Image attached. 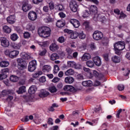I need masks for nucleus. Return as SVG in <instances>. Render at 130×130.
Instances as JSON below:
<instances>
[{
    "instance_id": "62",
    "label": "nucleus",
    "mask_w": 130,
    "mask_h": 130,
    "mask_svg": "<svg viewBox=\"0 0 130 130\" xmlns=\"http://www.w3.org/2000/svg\"><path fill=\"white\" fill-rule=\"evenodd\" d=\"M114 13L116 15H119L120 14V11L118 9H116L114 10Z\"/></svg>"
},
{
    "instance_id": "56",
    "label": "nucleus",
    "mask_w": 130,
    "mask_h": 130,
    "mask_svg": "<svg viewBox=\"0 0 130 130\" xmlns=\"http://www.w3.org/2000/svg\"><path fill=\"white\" fill-rule=\"evenodd\" d=\"M23 36L24 38H29L30 37V33L26 31L24 33Z\"/></svg>"
},
{
    "instance_id": "1",
    "label": "nucleus",
    "mask_w": 130,
    "mask_h": 130,
    "mask_svg": "<svg viewBox=\"0 0 130 130\" xmlns=\"http://www.w3.org/2000/svg\"><path fill=\"white\" fill-rule=\"evenodd\" d=\"M38 32L39 36L46 38L50 36L51 29L47 26H43L39 28Z\"/></svg>"
},
{
    "instance_id": "12",
    "label": "nucleus",
    "mask_w": 130,
    "mask_h": 130,
    "mask_svg": "<svg viewBox=\"0 0 130 130\" xmlns=\"http://www.w3.org/2000/svg\"><path fill=\"white\" fill-rule=\"evenodd\" d=\"M70 22L73 25L74 28H79L80 27V22L77 19H72L70 20Z\"/></svg>"
},
{
    "instance_id": "9",
    "label": "nucleus",
    "mask_w": 130,
    "mask_h": 130,
    "mask_svg": "<svg viewBox=\"0 0 130 130\" xmlns=\"http://www.w3.org/2000/svg\"><path fill=\"white\" fill-rule=\"evenodd\" d=\"M70 7L72 12L76 13L78 11V5L76 1H72L70 3Z\"/></svg>"
},
{
    "instance_id": "50",
    "label": "nucleus",
    "mask_w": 130,
    "mask_h": 130,
    "mask_svg": "<svg viewBox=\"0 0 130 130\" xmlns=\"http://www.w3.org/2000/svg\"><path fill=\"white\" fill-rule=\"evenodd\" d=\"M90 15V13H89V12H88V11H85L84 13H83V15H82V17L83 18H87L88 17V16Z\"/></svg>"
},
{
    "instance_id": "21",
    "label": "nucleus",
    "mask_w": 130,
    "mask_h": 130,
    "mask_svg": "<svg viewBox=\"0 0 130 130\" xmlns=\"http://www.w3.org/2000/svg\"><path fill=\"white\" fill-rule=\"evenodd\" d=\"M20 56L22 57V58L26 60H28V59H30V58H31V56L25 52L21 53Z\"/></svg>"
},
{
    "instance_id": "37",
    "label": "nucleus",
    "mask_w": 130,
    "mask_h": 130,
    "mask_svg": "<svg viewBox=\"0 0 130 130\" xmlns=\"http://www.w3.org/2000/svg\"><path fill=\"white\" fill-rule=\"evenodd\" d=\"M86 65L88 68H93L95 65V63L94 62V61L88 60L86 62Z\"/></svg>"
},
{
    "instance_id": "53",
    "label": "nucleus",
    "mask_w": 130,
    "mask_h": 130,
    "mask_svg": "<svg viewBox=\"0 0 130 130\" xmlns=\"http://www.w3.org/2000/svg\"><path fill=\"white\" fill-rule=\"evenodd\" d=\"M42 2H43V0H32L33 4H35V5H39Z\"/></svg>"
},
{
    "instance_id": "25",
    "label": "nucleus",
    "mask_w": 130,
    "mask_h": 130,
    "mask_svg": "<svg viewBox=\"0 0 130 130\" xmlns=\"http://www.w3.org/2000/svg\"><path fill=\"white\" fill-rule=\"evenodd\" d=\"M129 73H130V70L128 69H126V70H125L123 72V75L126 77L125 78L123 79H121L120 80V81H124V80H127V79H128L129 77H128V75H129Z\"/></svg>"
},
{
    "instance_id": "64",
    "label": "nucleus",
    "mask_w": 130,
    "mask_h": 130,
    "mask_svg": "<svg viewBox=\"0 0 130 130\" xmlns=\"http://www.w3.org/2000/svg\"><path fill=\"white\" fill-rule=\"evenodd\" d=\"M58 129V126H54L50 128L49 130H57Z\"/></svg>"
},
{
    "instance_id": "26",
    "label": "nucleus",
    "mask_w": 130,
    "mask_h": 130,
    "mask_svg": "<svg viewBox=\"0 0 130 130\" xmlns=\"http://www.w3.org/2000/svg\"><path fill=\"white\" fill-rule=\"evenodd\" d=\"M66 25V23L61 20H58L56 23V26L58 28H62Z\"/></svg>"
},
{
    "instance_id": "15",
    "label": "nucleus",
    "mask_w": 130,
    "mask_h": 130,
    "mask_svg": "<svg viewBox=\"0 0 130 130\" xmlns=\"http://www.w3.org/2000/svg\"><path fill=\"white\" fill-rule=\"evenodd\" d=\"M98 8L96 6L91 5L89 8V12L92 15H95L97 14Z\"/></svg>"
},
{
    "instance_id": "13",
    "label": "nucleus",
    "mask_w": 130,
    "mask_h": 130,
    "mask_svg": "<svg viewBox=\"0 0 130 130\" xmlns=\"http://www.w3.org/2000/svg\"><path fill=\"white\" fill-rule=\"evenodd\" d=\"M22 9L23 12H28V11L31 10V6H30L28 3L25 2L23 4Z\"/></svg>"
},
{
    "instance_id": "4",
    "label": "nucleus",
    "mask_w": 130,
    "mask_h": 130,
    "mask_svg": "<svg viewBox=\"0 0 130 130\" xmlns=\"http://www.w3.org/2000/svg\"><path fill=\"white\" fill-rule=\"evenodd\" d=\"M4 53L7 56H9L10 58H16L19 55V52L17 50L11 51L7 49L5 50Z\"/></svg>"
},
{
    "instance_id": "5",
    "label": "nucleus",
    "mask_w": 130,
    "mask_h": 130,
    "mask_svg": "<svg viewBox=\"0 0 130 130\" xmlns=\"http://www.w3.org/2000/svg\"><path fill=\"white\" fill-rule=\"evenodd\" d=\"M17 61L19 70L23 71L27 69V63H26V61H24L23 59L18 58L17 59Z\"/></svg>"
},
{
    "instance_id": "57",
    "label": "nucleus",
    "mask_w": 130,
    "mask_h": 130,
    "mask_svg": "<svg viewBox=\"0 0 130 130\" xmlns=\"http://www.w3.org/2000/svg\"><path fill=\"white\" fill-rule=\"evenodd\" d=\"M48 124H51V125H52L53 124V120H52V118H49L48 119Z\"/></svg>"
},
{
    "instance_id": "16",
    "label": "nucleus",
    "mask_w": 130,
    "mask_h": 130,
    "mask_svg": "<svg viewBox=\"0 0 130 130\" xmlns=\"http://www.w3.org/2000/svg\"><path fill=\"white\" fill-rule=\"evenodd\" d=\"M49 95V92H47L45 89H42L40 91L39 96L41 98L47 97Z\"/></svg>"
},
{
    "instance_id": "39",
    "label": "nucleus",
    "mask_w": 130,
    "mask_h": 130,
    "mask_svg": "<svg viewBox=\"0 0 130 130\" xmlns=\"http://www.w3.org/2000/svg\"><path fill=\"white\" fill-rule=\"evenodd\" d=\"M49 91L51 93H55L57 92V89L54 86H52L49 87Z\"/></svg>"
},
{
    "instance_id": "49",
    "label": "nucleus",
    "mask_w": 130,
    "mask_h": 130,
    "mask_svg": "<svg viewBox=\"0 0 130 130\" xmlns=\"http://www.w3.org/2000/svg\"><path fill=\"white\" fill-rule=\"evenodd\" d=\"M8 77L7 74H0V81H2V80H4L5 79H6V78Z\"/></svg>"
},
{
    "instance_id": "3",
    "label": "nucleus",
    "mask_w": 130,
    "mask_h": 130,
    "mask_svg": "<svg viewBox=\"0 0 130 130\" xmlns=\"http://www.w3.org/2000/svg\"><path fill=\"white\" fill-rule=\"evenodd\" d=\"M63 90L66 91L61 92V95H70V93L69 92H77V91H78L77 89L75 88V87L72 85L64 86L63 88Z\"/></svg>"
},
{
    "instance_id": "17",
    "label": "nucleus",
    "mask_w": 130,
    "mask_h": 130,
    "mask_svg": "<svg viewBox=\"0 0 130 130\" xmlns=\"http://www.w3.org/2000/svg\"><path fill=\"white\" fill-rule=\"evenodd\" d=\"M93 60L95 64L98 66V67H100V66H101V59L99 56L94 57Z\"/></svg>"
},
{
    "instance_id": "61",
    "label": "nucleus",
    "mask_w": 130,
    "mask_h": 130,
    "mask_svg": "<svg viewBox=\"0 0 130 130\" xmlns=\"http://www.w3.org/2000/svg\"><path fill=\"white\" fill-rule=\"evenodd\" d=\"M44 20L46 23H48V22H51V18H50V17H46Z\"/></svg>"
},
{
    "instance_id": "48",
    "label": "nucleus",
    "mask_w": 130,
    "mask_h": 130,
    "mask_svg": "<svg viewBox=\"0 0 130 130\" xmlns=\"http://www.w3.org/2000/svg\"><path fill=\"white\" fill-rule=\"evenodd\" d=\"M90 48H91V49L92 50H94V49H96V45H95V43H91L90 45Z\"/></svg>"
},
{
    "instance_id": "40",
    "label": "nucleus",
    "mask_w": 130,
    "mask_h": 130,
    "mask_svg": "<svg viewBox=\"0 0 130 130\" xmlns=\"http://www.w3.org/2000/svg\"><path fill=\"white\" fill-rule=\"evenodd\" d=\"M10 38L11 40H13V41H16L18 39V35L16 34H13L11 37Z\"/></svg>"
},
{
    "instance_id": "32",
    "label": "nucleus",
    "mask_w": 130,
    "mask_h": 130,
    "mask_svg": "<svg viewBox=\"0 0 130 130\" xmlns=\"http://www.w3.org/2000/svg\"><path fill=\"white\" fill-rule=\"evenodd\" d=\"M10 80L11 82H18L19 81V77L16 75H11L10 77Z\"/></svg>"
},
{
    "instance_id": "35",
    "label": "nucleus",
    "mask_w": 130,
    "mask_h": 130,
    "mask_svg": "<svg viewBox=\"0 0 130 130\" xmlns=\"http://www.w3.org/2000/svg\"><path fill=\"white\" fill-rule=\"evenodd\" d=\"M3 30L5 33H11V28L7 25H4L3 26Z\"/></svg>"
},
{
    "instance_id": "18",
    "label": "nucleus",
    "mask_w": 130,
    "mask_h": 130,
    "mask_svg": "<svg viewBox=\"0 0 130 130\" xmlns=\"http://www.w3.org/2000/svg\"><path fill=\"white\" fill-rule=\"evenodd\" d=\"M49 48L51 51H56V50H58L59 47L56 44L54 43L50 45Z\"/></svg>"
},
{
    "instance_id": "41",
    "label": "nucleus",
    "mask_w": 130,
    "mask_h": 130,
    "mask_svg": "<svg viewBox=\"0 0 130 130\" xmlns=\"http://www.w3.org/2000/svg\"><path fill=\"white\" fill-rule=\"evenodd\" d=\"M59 71V67H58V66L55 65L54 66V70H53V74H57L58 72Z\"/></svg>"
},
{
    "instance_id": "55",
    "label": "nucleus",
    "mask_w": 130,
    "mask_h": 130,
    "mask_svg": "<svg viewBox=\"0 0 130 130\" xmlns=\"http://www.w3.org/2000/svg\"><path fill=\"white\" fill-rule=\"evenodd\" d=\"M60 80V78H59L58 77H54L52 80V82H53V83H57L58 82H59Z\"/></svg>"
},
{
    "instance_id": "54",
    "label": "nucleus",
    "mask_w": 130,
    "mask_h": 130,
    "mask_svg": "<svg viewBox=\"0 0 130 130\" xmlns=\"http://www.w3.org/2000/svg\"><path fill=\"white\" fill-rule=\"evenodd\" d=\"M58 41L60 43H63V42H64V37H60L58 38Z\"/></svg>"
},
{
    "instance_id": "7",
    "label": "nucleus",
    "mask_w": 130,
    "mask_h": 130,
    "mask_svg": "<svg viewBox=\"0 0 130 130\" xmlns=\"http://www.w3.org/2000/svg\"><path fill=\"white\" fill-rule=\"evenodd\" d=\"M92 37L94 40H101L103 38V33L99 30H95L94 31Z\"/></svg>"
},
{
    "instance_id": "11",
    "label": "nucleus",
    "mask_w": 130,
    "mask_h": 130,
    "mask_svg": "<svg viewBox=\"0 0 130 130\" xmlns=\"http://www.w3.org/2000/svg\"><path fill=\"white\" fill-rule=\"evenodd\" d=\"M67 64L68 67H70V68H74V69H81V67H80L81 66H80V65H77L76 62L73 61H68Z\"/></svg>"
},
{
    "instance_id": "19",
    "label": "nucleus",
    "mask_w": 130,
    "mask_h": 130,
    "mask_svg": "<svg viewBox=\"0 0 130 130\" xmlns=\"http://www.w3.org/2000/svg\"><path fill=\"white\" fill-rule=\"evenodd\" d=\"M82 84L84 87H92L93 83L91 80H87L83 81Z\"/></svg>"
},
{
    "instance_id": "38",
    "label": "nucleus",
    "mask_w": 130,
    "mask_h": 130,
    "mask_svg": "<svg viewBox=\"0 0 130 130\" xmlns=\"http://www.w3.org/2000/svg\"><path fill=\"white\" fill-rule=\"evenodd\" d=\"M9 94H12V90H4L2 91V95L3 96H7Z\"/></svg>"
},
{
    "instance_id": "43",
    "label": "nucleus",
    "mask_w": 130,
    "mask_h": 130,
    "mask_svg": "<svg viewBox=\"0 0 130 130\" xmlns=\"http://www.w3.org/2000/svg\"><path fill=\"white\" fill-rule=\"evenodd\" d=\"M46 52H47L46 49H44L42 51H39V55H40V56H44V55L46 54Z\"/></svg>"
},
{
    "instance_id": "20",
    "label": "nucleus",
    "mask_w": 130,
    "mask_h": 130,
    "mask_svg": "<svg viewBox=\"0 0 130 130\" xmlns=\"http://www.w3.org/2000/svg\"><path fill=\"white\" fill-rule=\"evenodd\" d=\"M91 58V55L90 54L86 53H85L81 57V60L82 61H86L88 60V59H90Z\"/></svg>"
},
{
    "instance_id": "27",
    "label": "nucleus",
    "mask_w": 130,
    "mask_h": 130,
    "mask_svg": "<svg viewBox=\"0 0 130 130\" xmlns=\"http://www.w3.org/2000/svg\"><path fill=\"white\" fill-rule=\"evenodd\" d=\"M18 94H23L26 92V87L25 86H20L18 90L16 91Z\"/></svg>"
},
{
    "instance_id": "63",
    "label": "nucleus",
    "mask_w": 130,
    "mask_h": 130,
    "mask_svg": "<svg viewBox=\"0 0 130 130\" xmlns=\"http://www.w3.org/2000/svg\"><path fill=\"white\" fill-rule=\"evenodd\" d=\"M59 16L60 18H66V14L63 12H60L59 13Z\"/></svg>"
},
{
    "instance_id": "51",
    "label": "nucleus",
    "mask_w": 130,
    "mask_h": 130,
    "mask_svg": "<svg viewBox=\"0 0 130 130\" xmlns=\"http://www.w3.org/2000/svg\"><path fill=\"white\" fill-rule=\"evenodd\" d=\"M39 81L41 83H44V82L46 81V78L45 77V76H42L41 78H40Z\"/></svg>"
},
{
    "instance_id": "30",
    "label": "nucleus",
    "mask_w": 130,
    "mask_h": 130,
    "mask_svg": "<svg viewBox=\"0 0 130 130\" xmlns=\"http://www.w3.org/2000/svg\"><path fill=\"white\" fill-rule=\"evenodd\" d=\"M55 10H57V11H63L64 10V7H63V5L61 4H58L55 6Z\"/></svg>"
},
{
    "instance_id": "60",
    "label": "nucleus",
    "mask_w": 130,
    "mask_h": 130,
    "mask_svg": "<svg viewBox=\"0 0 130 130\" xmlns=\"http://www.w3.org/2000/svg\"><path fill=\"white\" fill-rule=\"evenodd\" d=\"M83 25L85 26V28H88V27H89V22H88V21H84L83 23Z\"/></svg>"
},
{
    "instance_id": "10",
    "label": "nucleus",
    "mask_w": 130,
    "mask_h": 130,
    "mask_svg": "<svg viewBox=\"0 0 130 130\" xmlns=\"http://www.w3.org/2000/svg\"><path fill=\"white\" fill-rule=\"evenodd\" d=\"M28 18L30 21H35L37 19V14L34 11H30L28 14Z\"/></svg>"
},
{
    "instance_id": "47",
    "label": "nucleus",
    "mask_w": 130,
    "mask_h": 130,
    "mask_svg": "<svg viewBox=\"0 0 130 130\" xmlns=\"http://www.w3.org/2000/svg\"><path fill=\"white\" fill-rule=\"evenodd\" d=\"M118 90H119V91H123V90H124V85H122V84H119L118 86Z\"/></svg>"
},
{
    "instance_id": "28",
    "label": "nucleus",
    "mask_w": 130,
    "mask_h": 130,
    "mask_svg": "<svg viewBox=\"0 0 130 130\" xmlns=\"http://www.w3.org/2000/svg\"><path fill=\"white\" fill-rule=\"evenodd\" d=\"M21 46V45L20 43L17 44L16 43H12L11 44V47H13V48H14V49H20Z\"/></svg>"
},
{
    "instance_id": "8",
    "label": "nucleus",
    "mask_w": 130,
    "mask_h": 130,
    "mask_svg": "<svg viewBox=\"0 0 130 130\" xmlns=\"http://www.w3.org/2000/svg\"><path fill=\"white\" fill-rule=\"evenodd\" d=\"M0 41L2 46H3V47H8L9 45H10V42H9V40L7 38H0Z\"/></svg>"
},
{
    "instance_id": "52",
    "label": "nucleus",
    "mask_w": 130,
    "mask_h": 130,
    "mask_svg": "<svg viewBox=\"0 0 130 130\" xmlns=\"http://www.w3.org/2000/svg\"><path fill=\"white\" fill-rule=\"evenodd\" d=\"M126 15L124 14L123 12H121L120 13V16L119 17V19H124V18H126Z\"/></svg>"
},
{
    "instance_id": "22",
    "label": "nucleus",
    "mask_w": 130,
    "mask_h": 130,
    "mask_svg": "<svg viewBox=\"0 0 130 130\" xmlns=\"http://www.w3.org/2000/svg\"><path fill=\"white\" fill-rule=\"evenodd\" d=\"M74 81L75 79L72 77H67L64 79V82L66 84H72V83H74Z\"/></svg>"
},
{
    "instance_id": "6",
    "label": "nucleus",
    "mask_w": 130,
    "mask_h": 130,
    "mask_svg": "<svg viewBox=\"0 0 130 130\" xmlns=\"http://www.w3.org/2000/svg\"><path fill=\"white\" fill-rule=\"evenodd\" d=\"M37 67V61L33 60L29 62L28 66V72H34L36 70Z\"/></svg>"
},
{
    "instance_id": "14",
    "label": "nucleus",
    "mask_w": 130,
    "mask_h": 130,
    "mask_svg": "<svg viewBox=\"0 0 130 130\" xmlns=\"http://www.w3.org/2000/svg\"><path fill=\"white\" fill-rule=\"evenodd\" d=\"M7 21L9 24H14L16 22V16L15 15H10L7 17Z\"/></svg>"
},
{
    "instance_id": "42",
    "label": "nucleus",
    "mask_w": 130,
    "mask_h": 130,
    "mask_svg": "<svg viewBox=\"0 0 130 130\" xmlns=\"http://www.w3.org/2000/svg\"><path fill=\"white\" fill-rule=\"evenodd\" d=\"M27 28L28 29V30H29L30 31H33V30H35V26H34V25L31 24H29L27 26Z\"/></svg>"
},
{
    "instance_id": "33",
    "label": "nucleus",
    "mask_w": 130,
    "mask_h": 130,
    "mask_svg": "<svg viewBox=\"0 0 130 130\" xmlns=\"http://www.w3.org/2000/svg\"><path fill=\"white\" fill-rule=\"evenodd\" d=\"M74 74H75V71L72 69H70L67 70L65 72V75L66 76H73V75H74Z\"/></svg>"
},
{
    "instance_id": "46",
    "label": "nucleus",
    "mask_w": 130,
    "mask_h": 130,
    "mask_svg": "<svg viewBox=\"0 0 130 130\" xmlns=\"http://www.w3.org/2000/svg\"><path fill=\"white\" fill-rule=\"evenodd\" d=\"M49 7L50 9L53 10L54 9V3L53 2H50L49 3Z\"/></svg>"
},
{
    "instance_id": "36",
    "label": "nucleus",
    "mask_w": 130,
    "mask_h": 130,
    "mask_svg": "<svg viewBox=\"0 0 130 130\" xmlns=\"http://www.w3.org/2000/svg\"><path fill=\"white\" fill-rule=\"evenodd\" d=\"M77 35L78 36V37L80 38V39H85L86 38V35L84 34L83 31H81V32H77Z\"/></svg>"
},
{
    "instance_id": "59",
    "label": "nucleus",
    "mask_w": 130,
    "mask_h": 130,
    "mask_svg": "<svg viewBox=\"0 0 130 130\" xmlns=\"http://www.w3.org/2000/svg\"><path fill=\"white\" fill-rule=\"evenodd\" d=\"M93 75L94 76V77H95V78H98V77H99V73H98V72H97L96 71L94 70Z\"/></svg>"
},
{
    "instance_id": "23",
    "label": "nucleus",
    "mask_w": 130,
    "mask_h": 130,
    "mask_svg": "<svg viewBox=\"0 0 130 130\" xmlns=\"http://www.w3.org/2000/svg\"><path fill=\"white\" fill-rule=\"evenodd\" d=\"M42 71L44 73H49L51 71V66L49 65H45L42 69Z\"/></svg>"
},
{
    "instance_id": "58",
    "label": "nucleus",
    "mask_w": 130,
    "mask_h": 130,
    "mask_svg": "<svg viewBox=\"0 0 130 130\" xmlns=\"http://www.w3.org/2000/svg\"><path fill=\"white\" fill-rule=\"evenodd\" d=\"M43 10L44 12H45V13H47V12L49 11V8L48 7V6H46L43 7Z\"/></svg>"
},
{
    "instance_id": "45",
    "label": "nucleus",
    "mask_w": 130,
    "mask_h": 130,
    "mask_svg": "<svg viewBox=\"0 0 130 130\" xmlns=\"http://www.w3.org/2000/svg\"><path fill=\"white\" fill-rule=\"evenodd\" d=\"M66 50L69 55H71L74 52V51L70 48H67Z\"/></svg>"
},
{
    "instance_id": "29",
    "label": "nucleus",
    "mask_w": 130,
    "mask_h": 130,
    "mask_svg": "<svg viewBox=\"0 0 130 130\" xmlns=\"http://www.w3.org/2000/svg\"><path fill=\"white\" fill-rule=\"evenodd\" d=\"M10 63L8 61H2L0 62V67L1 68H7V67H9Z\"/></svg>"
},
{
    "instance_id": "2",
    "label": "nucleus",
    "mask_w": 130,
    "mask_h": 130,
    "mask_svg": "<svg viewBox=\"0 0 130 130\" xmlns=\"http://www.w3.org/2000/svg\"><path fill=\"white\" fill-rule=\"evenodd\" d=\"M125 48V43L124 42H118L114 44V50L116 54L120 55L121 50H123Z\"/></svg>"
},
{
    "instance_id": "34",
    "label": "nucleus",
    "mask_w": 130,
    "mask_h": 130,
    "mask_svg": "<svg viewBox=\"0 0 130 130\" xmlns=\"http://www.w3.org/2000/svg\"><path fill=\"white\" fill-rule=\"evenodd\" d=\"M58 55L56 53H53L50 56V59L51 60H55L56 59H58L59 58Z\"/></svg>"
},
{
    "instance_id": "24",
    "label": "nucleus",
    "mask_w": 130,
    "mask_h": 130,
    "mask_svg": "<svg viewBox=\"0 0 130 130\" xmlns=\"http://www.w3.org/2000/svg\"><path fill=\"white\" fill-rule=\"evenodd\" d=\"M36 90H37L36 86L32 85L29 87L28 89V93L29 94H35V92H36Z\"/></svg>"
},
{
    "instance_id": "31",
    "label": "nucleus",
    "mask_w": 130,
    "mask_h": 130,
    "mask_svg": "<svg viewBox=\"0 0 130 130\" xmlns=\"http://www.w3.org/2000/svg\"><path fill=\"white\" fill-rule=\"evenodd\" d=\"M112 60L115 63H118V62H120V58L117 56H114L112 57Z\"/></svg>"
},
{
    "instance_id": "44",
    "label": "nucleus",
    "mask_w": 130,
    "mask_h": 130,
    "mask_svg": "<svg viewBox=\"0 0 130 130\" xmlns=\"http://www.w3.org/2000/svg\"><path fill=\"white\" fill-rule=\"evenodd\" d=\"M9 72H10V69L8 68H5L1 70L2 74L4 75H7V73H9Z\"/></svg>"
}]
</instances>
